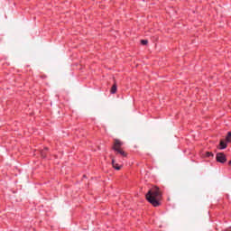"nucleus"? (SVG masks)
I'll return each mask as SVG.
<instances>
[{
	"label": "nucleus",
	"mask_w": 231,
	"mask_h": 231,
	"mask_svg": "<svg viewBox=\"0 0 231 231\" xmlns=\"http://www.w3.org/2000/svg\"><path fill=\"white\" fill-rule=\"evenodd\" d=\"M145 198L152 207H160L162 203H160V199H162V191L160 188L154 186L152 187L145 195Z\"/></svg>",
	"instance_id": "f257e3e1"
},
{
	"label": "nucleus",
	"mask_w": 231,
	"mask_h": 231,
	"mask_svg": "<svg viewBox=\"0 0 231 231\" xmlns=\"http://www.w3.org/2000/svg\"><path fill=\"white\" fill-rule=\"evenodd\" d=\"M124 143L122 141L116 139L113 146V150L116 152V154H120L123 158H127V152L123 151L122 146Z\"/></svg>",
	"instance_id": "f03ea898"
},
{
	"label": "nucleus",
	"mask_w": 231,
	"mask_h": 231,
	"mask_svg": "<svg viewBox=\"0 0 231 231\" xmlns=\"http://www.w3.org/2000/svg\"><path fill=\"white\" fill-rule=\"evenodd\" d=\"M216 160L218 163H226V155L223 152L217 153Z\"/></svg>",
	"instance_id": "7ed1b4c3"
},
{
	"label": "nucleus",
	"mask_w": 231,
	"mask_h": 231,
	"mask_svg": "<svg viewBox=\"0 0 231 231\" xmlns=\"http://www.w3.org/2000/svg\"><path fill=\"white\" fill-rule=\"evenodd\" d=\"M112 166L116 171H120L122 169V164L116 163V161H115V159H112Z\"/></svg>",
	"instance_id": "20e7f679"
},
{
	"label": "nucleus",
	"mask_w": 231,
	"mask_h": 231,
	"mask_svg": "<svg viewBox=\"0 0 231 231\" xmlns=\"http://www.w3.org/2000/svg\"><path fill=\"white\" fill-rule=\"evenodd\" d=\"M226 143L223 140L220 141V143H219V149L223 150V149H226Z\"/></svg>",
	"instance_id": "39448f33"
},
{
	"label": "nucleus",
	"mask_w": 231,
	"mask_h": 231,
	"mask_svg": "<svg viewBox=\"0 0 231 231\" xmlns=\"http://www.w3.org/2000/svg\"><path fill=\"white\" fill-rule=\"evenodd\" d=\"M116 89H117V87H116V84H114L111 88V90H110V93L112 95H115V93H116Z\"/></svg>",
	"instance_id": "423d86ee"
},
{
	"label": "nucleus",
	"mask_w": 231,
	"mask_h": 231,
	"mask_svg": "<svg viewBox=\"0 0 231 231\" xmlns=\"http://www.w3.org/2000/svg\"><path fill=\"white\" fill-rule=\"evenodd\" d=\"M46 151H48V147H45L43 150L41 151V154L43 158H46Z\"/></svg>",
	"instance_id": "0eeeda50"
},
{
	"label": "nucleus",
	"mask_w": 231,
	"mask_h": 231,
	"mask_svg": "<svg viewBox=\"0 0 231 231\" xmlns=\"http://www.w3.org/2000/svg\"><path fill=\"white\" fill-rule=\"evenodd\" d=\"M226 141L227 143H230V142H231V132H228V133H227V135H226Z\"/></svg>",
	"instance_id": "6e6552de"
},
{
	"label": "nucleus",
	"mask_w": 231,
	"mask_h": 231,
	"mask_svg": "<svg viewBox=\"0 0 231 231\" xmlns=\"http://www.w3.org/2000/svg\"><path fill=\"white\" fill-rule=\"evenodd\" d=\"M206 156L208 157V158H210V157H214V153L213 152H206Z\"/></svg>",
	"instance_id": "1a4fd4ad"
},
{
	"label": "nucleus",
	"mask_w": 231,
	"mask_h": 231,
	"mask_svg": "<svg viewBox=\"0 0 231 231\" xmlns=\"http://www.w3.org/2000/svg\"><path fill=\"white\" fill-rule=\"evenodd\" d=\"M148 42H149L147 40H141V44H143V46H145Z\"/></svg>",
	"instance_id": "9d476101"
}]
</instances>
